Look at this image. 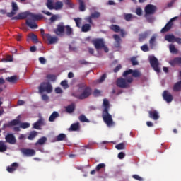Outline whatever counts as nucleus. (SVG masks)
Here are the masks:
<instances>
[{
  "label": "nucleus",
  "instance_id": "nucleus-1",
  "mask_svg": "<svg viewBox=\"0 0 181 181\" xmlns=\"http://www.w3.org/2000/svg\"><path fill=\"white\" fill-rule=\"evenodd\" d=\"M26 20V25L31 29H37V24L36 21H40L43 19V15L42 14H33L29 11L22 12L18 13L16 16L11 18V21H21L23 19Z\"/></svg>",
  "mask_w": 181,
  "mask_h": 181
},
{
  "label": "nucleus",
  "instance_id": "nucleus-2",
  "mask_svg": "<svg viewBox=\"0 0 181 181\" xmlns=\"http://www.w3.org/2000/svg\"><path fill=\"white\" fill-rule=\"evenodd\" d=\"M78 92L81 93L79 95H76V93H72L73 97L78 98V100H86V98H88L90 95H91L93 90L90 86H88L87 84L84 83H81L78 84Z\"/></svg>",
  "mask_w": 181,
  "mask_h": 181
},
{
  "label": "nucleus",
  "instance_id": "nucleus-3",
  "mask_svg": "<svg viewBox=\"0 0 181 181\" xmlns=\"http://www.w3.org/2000/svg\"><path fill=\"white\" fill-rule=\"evenodd\" d=\"M64 30L67 36H71L73 35V28L70 25H64V23H60L57 25V28L54 30V33L57 34V36H61L64 33Z\"/></svg>",
  "mask_w": 181,
  "mask_h": 181
},
{
  "label": "nucleus",
  "instance_id": "nucleus-4",
  "mask_svg": "<svg viewBox=\"0 0 181 181\" xmlns=\"http://www.w3.org/2000/svg\"><path fill=\"white\" fill-rule=\"evenodd\" d=\"M124 78H117L116 83L117 87L120 88H128L130 86V84L134 81V78L132 76H123Z\"/></svg>",
  "mask_w": 181,
  "mask_h": 181
},
{
  "label": "nucleus",
  "instance_id": "nucleus-5",
  "mask_svg": "<svg viewBox=\"0 0 181 181\" xmlns=\"http://www.w3.org/2000/svg\"><path fill=\"white\" fill-rule=\"evenodd\" d=\"M39 93L42 94V93H45L46 91L48 93H50L53 91V88L52 87V85L49 82H42L40 83L39 88Z\"/></svg>",
  "mask_w": 181,
  "mask_h": 181
},
{
  "label": "nucleus",
  "instance_id": "nucleus-6",
  "mask_svg": "<svg viewBox=\"0 0 181 181\" xmlns=\"http://www.w3.org/2000/svg\"><path fill=\"white\" fill-rule=\"evenodd\" d=\"M122 76L123 77L128 76V77H132V78H134V77L137 78L138 77H141V76H142V74H141L139 71H138L137 69H135V70L128 69L123 73Z\"/></svg>",
  "mask_w": 181,
  "mask_h": 181
},
{
  "label": "nucleus",
  "instance_id": "nucleus-7",
  "mask_svg": "<svg viewBox=\"0 0 181 181\" xmlns=\"http://www.w3.org/2000/svg\"><path fill=\"white\" fill-rule=\"evenodd\" d=\"M149 62L151 67L156 71V73H160V69L159 68V61L155 56H151L149 57Z\"/></svg>",
  "mask_w": 181,
  "mask_h": 181
},
{
  "label": "nucleus",
  "instance_id": "nucleus-8",
  "mask_svg": "<svg viewBox=\"0 0 181 181\" xmlns=\"http://www.w3.org/2000/svg\"><path fill=\"white\" fill-rule=\"evenodd\" d=\"M102 117L106 125H107L108 127H112V125H114L112 116L108 112H103Z\"/></svg>",
  "mask_w": 181,
  "mask_h": 181
},
{
  "label": "nucleus",
  "instance_id": "nucleus-9",
  "mask_svg": "<svg viewBox=\"0 0 181 181\" xmlns=\"http://www.w3.org/2000/svg\"><path fill=\"white\" fill-rule=\"evenodd\" d=\"M92 43L93 45H94L97 50L103 49V47H104V45H105L104 42V40L101 38L93 40Z\"/></svg>",
  "mask_w": 181,
  "mask_h": 181
},
{
  "label": "nucleus",
  "instance_id": "nucleus-10",
  "mask_svg": "<svg viewBox=\"0 0 181 181\" xmlns=\"http://www.w3.org/2000/svg\"><path fill=\"white\" fill-rule=\"evenodd\" d=\"M176 18H171L166 25L161 29V33H166V32H169L170 29H172V26H173V22L175 21Z\"/></svg>",
  "mask_w": 181,
  "mask_h": 181
},
{
  "label": "nucleus",
  "instance_id": "nucleus-11",
  "mask_svg": "<svg viewBox=\"0 0 181 181\" xmlns=\"http://www.w3.org/2000/svg\"><path fill=\"white\" fill-rule=\"evenodd\" d=\"M44 40H47L48 45H55L59 42V38L57 37H53L50 34H46L45 39Z\"/></svg>",
  "mask_w": 181,
  "mask_h": 181
},
{
  "label": "nucleus",
  "instance_id": "nucleus-12",
  "mask_svg": "<svg viewBox=\"0 0 181 181\" xmlns=\"http://www.w3.org/2000/svg\"><path fill=\"white\" fill-rule=\"evenodd\" d=\"M156 12V6L152 4H148L145 7L146 15H153Z\"/></svg>",
  "mask_w": 181,
  "mask_h": 181
},
{
  "label": "nucleus",
  "instance_id": "nucleus-13",
  "mask_svg": "<svg viewBox=\"0 0 181 181\" xmlns=\"http://www.w3.org/2000/svg\"><path fill=\"white\" fill-rule=\"evenodd\" d=\"M21 153L23 155H24V156L28 157L35 156V155H36V151L30 148H22Z\"/></svg>",
  "mask_w": 181,
  "mask_h": 181
},
{
  "label": "nucleus",
  "instance_id": "nucleus-14",
  "mask_svg": "<svg viewBox=\"0 0 181 181\" xmlns=\"http://www.w3.org/2000/svg\"><path fill=\"white\" fill-rule=\"evenodd\" d=\"M163 98L166 103H172L173 101V96L168 90H164L163 93Z\"/></svg>",
  "mask_w": 181,
  "mask_h": 181
},
{
  "label": "nucleus",
  "instance_id": "nucleus-15",
  "mask_svg": "<svg viewBox=\"0 0 181 181\" xmlns=\"http://www.w3.org/2000/svg\"><path fill=\"white\" fill-rule=\"evenodd\" d=\"M113 39L115 40L114 42L115 47H116V49H119V47H121V42H122L121 37L117 34H115L113 35Z\"/></svg>",
  "mask_w": 181,
  "mask_h": 181
},
{
  "label": "nucleus",
  "instance_id": "nucleus-16",
  "mask_svg": "<svg viewBox=\"0 0 181 181\" xmlns=\"http://www.w3.org/2000/svg\"><path fill=\"white\" fill-rule=\"evenodd\" d=\"M5 139L6 142L11 144L12 145H13V144H16V139L13 134H7L5 137Z\"/></svg>",
  "mask_w": 181,
  "mask_h": 181
},
{
  "label": "nucleus",
  "instance_id": "nucleus-17",
  "mask_svg": "<svg viewBox=\"0 0 181 181\" xmlns=\"http://www.w3.org/2000/svg\"><path fill=\"white\" fill-rule=\"evenodd\" d=\"M18 168H19V163L15 162V163H13L11 165V166H8L6 168V170L9 173H13V172H15V170H16V169H18Z\"/></svg>",
  "mask_w": 181,
  "mask_h": 181
},
{
  "label": "nucleus",
  "instance_id": "nucleus-18",
  "mask_svg": "<svg viewBox=\"0 0 181 181\" xmlns=\"http://www.w3.org/2000/svg\"><path fill=\"white\" fill-rule=\"evenodd\" d=\"M44 124H45V119L40 117L35 123L33 124V128L34 129H40V127L42 125H44Z\"/></svg>",
  "mask_w": 181,
  "mask_h": 181
},
{
  "label": "nucleus",
  "instance_id": "nucleus-19",
  "mask_svg": "<svg viewBox=\"0 0 181 181\" xmlns=\"http://www.w3.org/2000/svg\"><path fill=\"white\" fill-rule=\"evenodd\" d=\"M169 64H170V66H173V67L176 66V64H179V66H181V57H177L173 59L170 60Z\"/></svg>",
  "mask_w": 181,
  "mask_h": 181
},
{
  "label": "nucleus",
  "instance_id": "nucleus-20",
  "mask_svg": "<svg viewBox=\"0 0 181 181\" xmlns=\"http://www.w3.org/2000/svg\"><path fill=\"white\" fill-rule=\"evenodd\" d=\"M148 114H149V118L154 119V121H158V119L159 118V114L158 113V111L151 110L148 112Z\"/></svg>",
  "mask_w": 181,
  "mask_h": 181
},
{
  "label": "nucleus",
  "instance_id": "nucleus-21",
  "mask_svg": "<svg viewBox=\"0 0 181 181\" xmlns=\"http://www.w3.org/2000/svg\"><path fill=\"white\" fill-rule=\"evenodd\" d=\"M149 36V31H146L139 35V42H144Z\"/></svg>",
  "mask_w": 181,
  "mask_h": 181
},
{
  "label": "nucleus",
  "instance_id": "nucleus-22",
  "mask_svg": "<svg viewBox=\"0 0 181 181\" xmlns=\"http://www.w3.org/2000/svg\"><path fill=\"white\" fill-rule=\"evenodd\" d=\"M74 110H76V105H74V103H71L65 107V110L68 112V114L74 112Z\"/></svg>",
  "mask_w": 181,
  "mask_h": 181
},
{
  "label": "nucleus",
  "instance_id": "nucleus-23",
  "mask_svg": "<svg viewBox=\"0 0 181 181\" xmlns=\"http://www.w3.org/2000/svg\"><path fill=\"white\" fill-rule=\"evenodd\" d=\"M46 6L49 11L54 9V0H47Z\"/></svg>",
  "mask_w": 181,
  "mask_h": 181
},
{
  "label": "nucleus",
  "instance_id": "nucleus-24",
  "mask_svg": "<svg viewBox=\"0 0 181 181\" xmlns=\"http://www.w3.org/2000/svg\"><path fill=\"white\" fill-rule=\"evenodd\" d=\"M58 117H59V112L56 111L53 112L49 117V122H53L56 118H58Z\"/></svg>",
  "mask_w": 181,
  "mask_h": 181
},
{
  "label": "nucleus",
  "instance_id": "nucleus-25",
  "mask_svg": "<svg viewBox=\"0 0 181 181\" xmlns=\"http://www.w3.org/2000/svg\"><path fill=\"white\" fill-rule=\"evenodd\" d=\"M91 30V25L90 24H84L81 27V32L86 33L87 32H90Z\"/></svg>",
  "mask_w": 181,
  "mask_h": 181
},
{
  "label": "nucleus",
  "instance_id": "nucleus-26",
  "mask_svg": "<svg viewBox=\"0 0 181 181\" xmlns=\"http://www.w3.org/2000/svg\"><path fill=\"white\" fill-rule=\"evenodd\" d=\"M6 81L11 83V84H16L18 81V77L16 76H10L6 78Z\"/></svg>",
  "mask_w": 181,
  "mask_h": 181
},
{
  "label": "nucleus",
  "instance_id": "nucleus-27",
  "mask_svg": "<svg viewBox=\"0 0 181 181\" xmlns=\"http://www.w3.org/2000/svg\"><path fill=\"white\" fill-rule=\"evenodd\" d=\"M21 121L19 119L11 120L8 124H4L6 127H15L16 125H19Z\"/></svg>",
  "mask_w": 181,
  "mask_h": 181
},
{
  "label": "nucleus",
  "instance_id": "nucleus-28",
  "mask_svg": "<svg viewBox=\"0 0 181 181\" xmlns=\"http://www.w3.org/2000/svg\"><path fill=\"white\" fill-rule=\"evenodd\" d=\"M103 107H104V110L103 112H108V110H110V102L107 99L103 100Z\"/></svg>",
  "mask_w": 181,
  "mask_h": 181
},
{
  "label": "nucleus",
  "instance_id": "nucleus-29",
  "mask_svg": "<svg viewBox=\"0 0 181 181\" xmlns=\"http://www.w3.org/2000/svg\"><path fill=\"white\" fill-rule=\"evenodd\" d=\"M37 136V132L32 131L30 132L28 136V139H29V141H33V139H35V138H36Z\"/></svg>",
  "mask_w": 181,
  "mask_h": 181
},
{
  "label": "nucleus",
  "instance_id": "nucleus-30",
  "mask_svg": "<svg viewBox=\"0 0 181 181\" xmlns=\"http://www.w3.org/2000/svg\"><path fill=\"white\" fill-rule=\"evenodd\" d=\"M156 37H157L156 35L154 34L152 35L151 38L149 40V45L151 49L153 47V46H155L156 43Z\"/></svg>",
  "mask_w": 181,
  "mask_h": 181
},
{
  "label": "nucleus",
  "instance_id": "nucleus-31",
  "mask_svg": "<svg viewBox=\"0 0 181 181\" xmlns=\"http://www.w3.org/2000/svg\"><path fill=\"white\" fill-rule=\"evenodd\" d=\"M80 129V123L76 122L71 125L69 130L70 131H78Z\"/></svg>",
  "mask_w": 181,
  "mask_h": 181
},
{
  "label": "nucleus",
  "instance_id": "nucleus-32",
  "mask_svg": "<svg viewBox=\"0 0 181 181\" xmlns=\"http://www.w3.org/2000/svg\"><path fill=\"white\" fill-rule=\"evenodd\" d=\"M47 141V138L42 136L40 139H38V141L35 143V145H45L46 142Z\"/></svg>",
  "mask_w": 181,
  "mask_h": 181
},
{
  "label": "nucleus",
  "instance_id": "nucleus-33",
  "mask_svg": "<svg viewBox=\"0 0 181 181\" xmlns=\"http://www.w3.org/2000/svg\"><path fill=\"white\" fill-rule=\"evenodd\" d=\"M175 37H175V35H167L165 36V40H167V42H170L172 43H175Z\"/></svg>",
  "mask_w": 181,
  "mask_h": 181
},
{
  "label": "nucleus",
  "instance_id": "nucleus-34",
  "mask_svg": "<svg viewBox=\"0 0 181 181\" xmlns=\"http://www.w3.org/2000/svg\"><path fill=\"white\" fill-rule=\"evenodd\" d=\"M169 49L170 53H172L173 54H177V53H179V50L177 49L176 47H175L174 45H170Z\"/></svg>",
  "mask_w": 181,
  "mask_h": 181
},
{
  "label": "nucleus",
  "instance_id": "nucleus-35",
  "mask_svg": "<svg viewBox=\"0 0 181 181\" xmlns=\"http://www.w3.org/2000/svg\"><path fill=\"white\" fill-rule=\"evenodd\" d=\"M66 138H67V136L65 134L61 133L58 136H57L56 141H66Z\"/></svg>",
  "mask_w": 181,
  "mask_h": 181
},
{
  "label": "nucleus",
  "instance_id": "nucleus-36",
  "mask_svg": "<svg viewBox=\"0 0 181 181\" xmlns=\"http://www.w3.org/2000/svg\"><path fill=\"white\" fill-rule=\"evenodd\" d=\"M173 91L177 92L181 90V81L177 82L173 88Z\"/></svg>",
  "mask_w": 181,
  "mask_h": 181
},
{
  "label": "nucleus",
  "instance_id": "nucleus-37",
  "mask_svg": "<svg viewBox=\"0 0 181 181\" xmlns=\"http://www.w3.org/2000/svg\"><path fill=\"white\" fill-rule=\"evenodd\" d=\"M62 8H63V2H62V1H57L54 4V9L55 11H59V10L62 9Z\"/></svg>",
  "mask_w": 181,
  "mask_h": 181
},
{
  "label": "nucleus",
  "instance_id": "nucleus-38",
  "mask_svg": "<svg viewBox=\"0 0 181 181\" xmlns=\"http://www.w3.org/2000/svg\"><path fill=\"white\" fill-rule=\"evenodd\" d=\"M110 29H112L113 32H115V33H118L121 30V28L119 27V25H112Z\"/></svg>",
  "mask_w": 181,
  "mask_h": 181
},
{
  "label": "nucleus",
  "instance_id": "nucleus-39",
  "mask_svg": "<svg viewBox=\"0 0 181 181\" xmlns=\"http://www.w3.org/2000/svg\"><path fill=\"white\" fill-rule=\"evenodd\" d=\"M134 18V16L132 13H124V19L127 22H131Z\"/></svg>",
  "mask_w": 181,
  "mask_h": 181
},
{
  "label": "nucleus",
  "instance_id": "nucleus-40",
  "mask_svg": "<svg viewBox=\"0 0 181 181\" xmlns=\"http://www.w3.org/2000/svg\"><path fill=\"white\" fill-rule=\"evenodd\" d=\"M95 169H96V171L97 172H100L101 170H105V163H100V164H98L97 166H96V168H95Z\"/></svg>",
  "mask_w": 181,
  "mask_h": 181
},
{
  "label": "nucleus",
  "instance_id": "nucleus-41",
  "mask_svg": "<svg viewBox=\"0 0 181 181\" xmlns=\"http://www.w3.org/2000/svg\"><path fill=\"white\" fill-rule=\"evenodd\" d=\"M8 149V147L5 145L4 141H0V152H5Z\"/></svg>",
  "mask_w": 181,
  "mask_h": 181
},
{
  "label": "nucleus",
  "instance_id": "nucleus-42",
  "mask_svg": "<svg viewBox=\"0 0 181 181\" xmlns=\"http://www.w3.org/2000/svg\"><path fill=\"white\" fill-rule=\"evenodd\" d=\"M30 37L34 43H38L39 42V40H37V35L32 33V34H30Z\"/></svg>",
  "mask_w": 181,
  "mask_h": 181
},
{
  "label": "nucleus",
  "instance_id": "nucleus-43",
  "mask_svg": "<svg viewBox=\"0 0 181 181\" xmlns=\"http://www.w3.org/2000/svg\"><path fill=\"white\" fill-rule=\"evenodd\" d=\"M47 80H49V81H56L57 76L54 74H48L47 75Z\"/></svg>",
  "mask_w": 181,
  "mask_h": 181
},
{
  "label": "nucleus",
  "instance_id": "nucleus-44",
  "mask_svg": "<svg viewBox=\"0 0 181 181\" xmlns=\"http://www.w3.org/2000/svg\"><path fill=\"white\" fill-rule=\"evenodd\" d=\"M116 149H117V151H122V149H125V145L124 144V143H120L119 144H117L115 146Z\"/></svg>",
  "mask_w": 181,
  "mask_h": 181
},
{
  "label": "nucleus",
  "instance_id": "nucleus-45",
  "mask_svg": "<svg viewBox=\"0 0 181 181\" xmlns=\"http://www.w3.org/2000/svg\"><path fill=\"white\" fill-rule=\"evenodd\" d=\"M79 121H81V122H90V121L88 119V118L84 115H81L79 117Z\"/></svg>",
  "mask_w": 181,
  "mask_h": 181
},
{
  "label": "nucleus",
  "instance_id": "nucleus-46",
  "mask_svg": "<svg viewBox=\"0 0 181 181\" xmlns=\"http://www.w3.org/2000/svg\"><path fill=\"white\" fill-rule=\"evenodd\" d=\"M29 127H30V124L28 122L20 123V128L23 129H26V128H29Z\"/></svg>",
  "mask_w": 181,
  "mask_h": 181
},
{
  "label": "nucleus",
  "instance_id": "nucleus-47",
  "mask_svg": "<svg viewBox=\"0 0 181 181\" xmlns=\"http://www.w3.org/2000/svg\"><path fill=\"white\" fill-rule=\"evenodd\" d=\"M79 11H81V12H84V11H86V4H84V1H81V3H79Z\"/></svg>",
  "mask_w": 181,
  "mask_h": 181
},
{
  "label": "nucleus",
  "instance_id": "nucleus-48",
  "mask_svg": "<svg viewBox=\"0 0 181 181\" xmlns=\"http://www.w3.org/2000/svg\"><path fill=\"white\" fill-rule=\"evenodd\" d=\"M74 20L76 23V27L77 28H81V18H74Z\"/></svg>",
  "mask_w": 181,
  "mask_h": 181
},
{
  "label": "nucleus",
  "instance_id": "nucleus-49",
  "mask_svg": "<svg viewBox=\"0 0 181 181\" xmlns=\"http://www.w3.org/2000/svg\"><path fill=\"white\" fill-rule=\"evenodd\" d=\"M100 14L98 12H94L93 13L90 14V17L92 19H98V18H100Z\"/></svg>",
  "mask_w": 181,
  "mask_h": 181
},
{
  "label": "nucleus",
  "instance_id": "nucleus-50",
  "mask_svg": "<svg viewBox=\"0 0 181 181\" xmlns=\"http://www.w3.org/2000/svg\"><path fill=\"white\" fill-rule=\"evenodd\" d=\"M12 11L14 12H18L19 11V7H18V4L15 2H12Z\"/></svg>",
  "mask_w": 181,
  "mask_h": 181
},
{
  "label": "nucleus",
  "instance_id": "nucleus-51",
  "mask_svg": "<svg viewBox=\"0 0 181 181\" xmlns=\"http://www.w3.org/2000/svg\"><path fill=\"white\" fill-rule=\"evenodd\" d=\"M131 62L133 66H138L139 62L136 61V57H133L131 58Z\"/></svg>",
  "mask_w": 181,
  "mask_h": 181
},
{
  "label": "nucleus",
  "instance_id": "nucleus-52",
  "mask_svg": "<svg viewBox=\"0 0 181 181\" xmlns=\"http://www.w3.org/2000/svg\"><path fill=\"white\" fill-rule=\"evenodd\" d=\"M105 78H107V74H103L97 81L98 83H103V81H104Z\"/></svg>",
  "mask_w": 181,
  "mask_h": 181
},
{
  "label": "nucleus",
  "instance_id": "nucleus-53",
  "mask_svg": "<svg viewBox=\"0 0 181 181\" xmlns=\"http://www.w3.org/2000/svg\"><path fill=\"white\" fill-rule=\"evenodd\" d=\"M93 95L95 97H100L101 95V90L98 89H95L93 91Z\"/></svg>",
  "mask_w": 181,
  "mask_h": 181
},
{
  "label": "nucleus",
  "instance_id": "nucleus-54",
  "mask_svg": "<svg viewBox=\"0 0 181 181\" xmlns=\"http://www.w3.org/2000/svg\"><path fill=\"white\" fill-rule=\"evenodd\" d=\"M132 177H133V179H135V180L144 181V179L141 176H139L136 174L133 175Z\"/></svg>",
  "mask_w": 181,
  "mask_h": 181
},
{
  "label": "nucleus",
  "instance_id": "nucleus-55",
  "mask_svg": "<svg viewBox=\"0 0 181 181\" xmlns=\"http://www.w3.org/2000/svg\"><path fill=\"white\" fill-rule=\"evenodd\" d=\"M61 86L64 87V88H69V83H67V81L64 80L61 82Z\"/></svg>",
  "mask_w": 181,
  "mask_h": 181
},
{
  "label": "nucleus",
  "instance_id": "nucleus-56",
  "mask_svg": "<svg viewBox=\"0 0 181 181\" xmlns=\"http://www.w3.org/2000/svg\"><path fill=\"white\" fill-rule=\"evenodd\" d=\"M141 49L143 52H149V47L148 45L145 44L141 47Z\"/></svg>",
  "mask_w": 181,
  "mask_h": 181
},
{
  "label": "nucleus",
  "instance_id": "nucleus-57",
  "mask_svg": "<svg viewBox=\"0 0 181 181\" xmlns=\"http://www.w3.org/2000/svg\"><path fill=\"white\" fill-rule=\"evenodd\" d=\"M136 14L138 16H142V8H141L140 7L137 8L136 9Z\"/></svg>",
  "mask_w": 181,
  "mask_h": 181
},
{
  "label": "nucleus",
  "instance_id": "nucleus-58",
  "mask_svg": "<svg viewBox=\"0 0 181 181\" xmlns=\"http://www.w3.org/2000/svg\"><path fill=\"white\" fill-rule=\"evenodd\" d=\"M79 64L87 66V64H90V62L86 61L85 59H81L78 61Z\"/></svg>",
  "mask_w": 181,
  "mask_h": 181
},
{
  "label": "nucleus",
  "instance_id": "nucleus-59",
  "mask_svg": "<svg viewBox=\"0 0 181 181\" xmlns=\"http://www.w3.org/2000/svg\"><path fill=\"white\" fill-rule=\"evenodd\" d=\"M15 15H16V12L13 11H12L10 13H7L8 18H13V16H15Z\"/></svg>",
  "mask_w": 181,
  "mask_h": 181
},
{
  "label": "nucleus",
  "instance_id": "nucleus-60",
  "mask_svg": "<svg viewBox=\"0 0 181 181\" xmlns=\"http://www.w3.org/2000/svg\"><path fill=\"white\" fill-rule=\"evenodd\" d=\"M122 69V66L121 64H118L115 69H114V73H118L119 70H121Z\"/></svg>",
  "mask_w": 181,
  "mask_h": 181
},
{
  "label": "nucleus",
  "instance_id": "nucleus-61",
  "mask_svg": "<svg viewBox=\"0 0 181 181\" xmlns=\"http://www.w3.org/2000/svg\"><path fill=\"white\" fill-rule=\"evenodd\" d=\"M117 158L119 159H124L125 158V154L124 153V152H120L118 153Z\"/></svg>",
  "mask_w": 181,
  "mask_h": 181
},
{
  "label": "nucleus",
  "instance_id": "nucleus-62",
  "mask_svg": "<svg viewBox=\"0 0 181 181\" xmlns=\"http://www.w3.org/2000/svg\"><path fill=\"white\" fill-rule=\"evenodd\" d=\"M55 93L57 94H62V93H63V90H62V88L57 87L55 88Z\"/></svg>",
  "mask_w": 181,
  "mask_h": 181
},
{
  "label": "nucleus",
  "instance_id": "nucleus-63",
  "mask_svg": "<svg viewBox=\"0 0 181 181\" xmlns=\"http://www.w3.org/2000/svg\"><path fill=\"white\" fill-rule=\"evenodd\" d=\"M59 17L57 16V15H53L51 18H50V19H49V21H51V22H55V21H57V18H58Z\"/></svg>",
  "mask_w": 181,
  "mask_h": 181
},
{
  "label": "nucleus",
  "instance_id": "nucleus-64",
  "mask_svg": "<svg viewBox=\"0 0 181 181\" xmlns=\"http://www.w3.org/2000/svg\"><path fill=\"white\" fill-rule=\"evenodd\" d=\"M86 22H88V23H90V25H93V18L90 17V16H89L88 17H87L86 18Z\"/></svg>",
  "mask_w": 181,
  "mask_h": 181
}]
</instances>
